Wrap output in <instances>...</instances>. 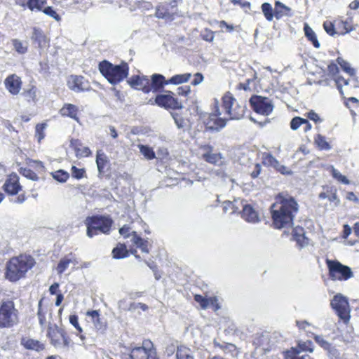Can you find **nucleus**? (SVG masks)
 <instances>
[{
    "mask_svg": "<svg viewBox=\"0 0 359 359\" xmlns=\"http://www.w3.org/2000/svg\"><path fill=\"white\" fill-rule=\"evenodd\" d=\"M328 277L332 281H346L353 277L351 269L336 259H325Z\"/></svg>",
    "mask_w": 359,
    "mask_h": 359,
    "instance_id": "10",
    "label": "nucleus"
},
{
    "mask_svg": "<svg viewBox=\"0 0 359 359\" xmlns=\"http://www.w3.org/2000/svg\"><path fill=\"white\" fill-rule=\"evenodd\" d=\"M331 174H332V176L335 180H337L338 182H339L344 184H350V181L348 180V178L345 175H343L342 174H341L340 172H339L337 169H335L333 167L331 169Z\"/></svg>",
    "mask_w": 359,
    "mask_h": 359,
    "instance_id": "56",
    "label": "nucleus"
},
{
    "mask_svg": "<svg viewBox=\"0 0 359 359\" xmlns=\"http://www.w3.org/2000/svg\"><path fill=\"white\" fill-rule=\"evenodd\" d=\"M241 217L248 222L255 223L259 221L257 212L251 205H245L241 212Z\"/></svg>",
    "mask_w": 359,
    "mask_h": 359,
    "instance_id": "36",
    "label": "nucleus"
},
{
    "mask_svg": "<svg viewBox=\"0 0 359 359\" xmlns=\"http://www.w3.org/2000/svg\"><path fill=\"white\" fill-rule=\"evenodd\" d=\"M39 90L34 85H29L28 88L23 90L22 96L24 100L29 104H36L38 100Z\"/></svg>",
    "mask_w": 359,
    "mask_h": 359,
    "instance_id": "34",
    "label": "nucleus"
},
{
    "mask_svg": "<svg viewBox=\"0 0 359 359\" xmlns=\"http://www.w3.org/2000/svg\"><path fill=\"white\" fill-rule=\"evenodd\" d=\"M20 322V311L15 302L7 299L0 302V329H11Z\"/></svg>",
    "mask_w": 359,
    "mask_h": 359,
    "instance_id": "6",
    "label": "nucleus"
},
{
    "mask_svg": "<svg viewBox=\"0 0 359 359\" xmlns=\"http://www.w3.org/2000/svg\"><path fill=\"white\" fill-rule=\"evenodd\" d=\"M304 123V118L299 116H295L290 121V128L292 130H295L298 129L300 126L303 125Z\"/></svg>",
    "mask_w": 359,
    "mask_h": 359,
    "instance_id": "62",
    "label": "nucleus"
},
{
    "mask_svg": "<svg viewBox=\"0 0 359 359\" xmlns=\"http://www.w3.org/2000/svg\"><path fill=\"white\" fill-rule=\"evenodd\" d=\"M291 9L279 1H275L274 16L277 20L282 18L285 15H289Z\"/></svg>",
    "mask_w": 359,
    "mask_h": 359,
    "instance_id": "40",
    "label": "nucleus"
},
{
    "mask_svg": "<svg viewBox=\"0 0 359 359\" xmlns=\"http://www.w3.org/2000/svg\"><path fill=\"white\" fill-rule=\"evenodd\" d=\"M47 124L46 123H37L35 126L34 137L39 143H40L46 136L45 130Z\"/></svg>",
    "mask_w": 359,
    "mask_h": 359,
    "instance_id": "47",
    "label": "nucleus"
},
{
    "mask_svg": "<svg viewBox=\"0 0 359 359\" xmlns=\"http://www.w3.org/2000/svg\"><path fill=\"white\" fill-rule=\"evenodd\" d=\"M11 42L15 50L19 54H25L27 52V46H25L19 39H12Z\"/></svg>",
    "mask_w": 359,
    "mask_h": 359,
    "instance_id": "54",
    "label": "nucleus"
},
{
    "mask_svg": "<svg viewBox=\"0 0 359 359\" xmlns=\"http://www.w3.org/2000/svg\"><path fill=\"white\" fill-rule=\"evenodd\" d=\"M299 205L294 196L287 191H282L274 197L269 208L271 226L275 229H287L293 225Z\"/></svg>",
    "mask_w": 359,
    "mask_h": 359,
    "instance_id": "1",
    "label": "nucleus"
},
{
    "mask_svg": "<svg viewBox=\"0 0 359 359\" xmlns=\"http://www.w3.org/2000/svg\"><path fill=\"white\" fill-rule=\"evenodd\" d=\"M274 169L279 172L280 173L285 175H289L292 173V172L286 166L281 165L279 161H278L277 164L274 167Z\"/></svg>",
    "mask_w": 359,
    "mask_h": 359,
    "instance_id": "63",
    "label": "nucleus"
},
{
    "mask_svg": "<svg viewBox=\"0 0 359 359\" xmlns=\"http://www.w3.org/2000/svg\"><path fill=\"white\" fill-rule=\"evenodd\" d=\"M149 102L151 104H156L165 109H181L183 107L182 103L175 97L174 93L170 90H166L164 94H158L154 102L151 100Z\"/></svg>",
    "mask_w": 359,
    "mask_h": 359,
    "instance_id": "13",
    "label": "nucleus"
},
{
    "mask_svg": "<svg viewBox=\"0 0 359 359\" xmlns=\"http://www.w3.org/2000/svg\"><path fill=\"white\" fill-rule=\"evenodd\" d=\"M251 109L257 114L267 116L273 110V104L271 100L266 97L253 95L249 100Z\"/></svg>",
    "mask_w": 359,
    "mask_h": 359,
    "instance_id": "12",
    "label": "nucleus"
},
{
    "mask_svg": "<svg viewBox=\"0 0 359 359\" xmlns=\"http://www.w3.org/2000/svg\"><path fill=\"white\" fill-rule=\"evenodd\" d=\"M292 238L299 248H304L309 244V238L305 236V230L301 226L292 229Z\"/></svg>",
    "mask_w": 359,
    "mask_h": 359,
    "instance_id": "29",
    "label": "nucleus"
},
{
    "mask_svg": "<svg viewBox=\"0 0 359 359\" xmlns=\"http://www.w3.org/2000/svg\"><path fill=\"white\" fill-rule=\"evenodd\" d=\"M71 174L74 178L81 180L86 176V171L85 168H79L75 165H72L71 168Z\"/></svg>",
    "mask_w": 359,
    "mask_h": 359,
    "instance_id": "57",
    "label": "nucleus"
},
{
    "mask_svg": "<svg viewBox=\"0 0 359 359\" xmlns=\"http://www.w3.org/2000/svg\"><path fill=\"white\" fill-rule=\"evenodd\" d=\"M68 88L76 93L88 91L90 84L88 79L81 75H70L67 81Z\"/></svg>",
    "mask_w": 359,
    "mask_h": 359,
    "instance_id": "17",
    "label": "nucleus"
},
{
    "mask_svg": "<svg viewBox=\"0 0 359 359\" xmlns=\"http://www.w3.org/2000/svg\"><path fill=\"white\" fill-rule=\"evenodd\" d=\"M222 108L226 121L231 119H240L245 113V106L239 104L229 91L226 92L222 97Z\"/></svg>",
    "mask_w": 359,
    "mask_h": 359,
    "instance_id": "7",
    "label": "nucleus"
},
{
    "mask_svg": "<svg viewBox=\"0 0 359 359\" xmlns=\"http://www.w3.org/2000/svg\"><path fill=\"white\" fill-rule=\"evenodd\" d=\"M336 62L337 65H340L341 69L347 73L350 76H355V70L354 69L350 67V65L348 62L344 60L341 57H338L336 59Z\"/></svg>",
    "mask_w": 359,
    "mask_h": 359,
    "instance_id": "48",
    "label": "nucleus"
},
{
    "mask_svg": "<svg viewBox=\"0 0 359 359\" xmlns=\"http://www.w3.org/2000/svg\"><path fill=\"white\" fill-rule=\"evenodd\" d=\"M315 341L319 344L323 348L327 351H330L332 348V345L327 341H326L323 337L315 335L313 337Z\"/></svg>",
    "mask_w": 359,
    "mask_h": 359,
    "instance_id": "59",
    "label": "nucleus"
},
{
    "mask_svg": "<svg viewBox=\"0 0 359 359\" xmlns=\"http://www.w3.org/2000/svg\"><path fill=\"white\" fill-rule=\"evenodd\" d=\"M191 77V73L175 74L166 80L165 76L160 74H154L150 79L151 92L160 93L168 84L179 85L188 82Z\"/></svg>",
    "mask_w": 359,
    "mask_h": 359,
    "instance_id": "8",
    "label": "nucleus"
},
{
    "mask_svg": "<svg viewBox=\"0 0 359 359\" xmlns=\"http://www.w3.org/2000/svg\"><path fill=\"white\" fill-rule=\"evenodd\" d=\"M130 359H159L154 344L149 339H144L142 346L131 349Z\"/></svg>",
    "mask_w": 359,
    "mask_h": 359,
    "instance_id": "11",
    "label": "nucleus"
},
{
    "mask_svg": "<svg viewBox=\"0 0 359 359\" xmlns=\"http://www.w3.org/2000/svg\"><path fill=\"white\" fill-rule=\"evenodd\" d=\"M41 11L57 22L61 20L60 15L51 6H44Z\"/></svg>",
    "mask_w": 359,
    "mask_h": 359,
    "instance_id": "58",
    "label": "nucleus"
},
{
    "mask_svg": "<svg viewBox=\"0 0 359 359\" xmlns=\"http://www.w3.org/2000/svg\"><path fill=\"white\" fill-rule=\"evenodd\" d=\"M140 153L148 160H152L156 158L155 152L153 149L147 145H138Z\"/></svg>",
    "mask_w": 359,
    "mask_h": 359,
    "instance_id": "49",
    "label": "nucleus"
},
{
    "mask_svg": "<svg viewBox=\"0 0 359 359\" xmlns=\"http://www.w3.org/2000/svg\"><path fill=\"white\" fill-rule=\"evenodd\" d=\"M71 263L74 264L78 263L75 255L72 252H70L60 260L56 267L57 273L59 275L62 274Z\"/></svg>",
    "mask_w": 359,
    "mask_h": 359,
    "instance_id": "35",
    "label": "nucleus"
},
{
    "mask_svg": "<svg viewBox=\"0 0 359 359\" xmlns=\"http://www.w3.org/2000/svg\"><path fill=\"white\" fill-rule=\"evenodd\" d=\"M69 147L74 151L75 156L79 158L89 157L92 155L90 148L84 146L82 141L79 139L72 138Z\"/></svg>",
    "mask_w": 359,
    "mask_h": 359,
    "instance_id": "23",
    "label": "nucleus"
},
{
    "mask_svg": "<svg viewBox=\"0 0 359 359\" xmlns=\"http://www.w3.org/2000/svg\"><path fill=\"white\" fill-rule=\"evenodd\" d=\"M332 309L344 323H348L350 316L349 303L347 299L341 294H336L331 302Z\"/></svg>",
    "mask_w": 359,
    "mask_h": 359,
    "instance_id": "14",
    "label": "nucleus"
},
{
    "mask_svg": "<svg viewBox=\"0 0 359 359\" xmlns=\"http://www.w3.org/2000/svg\"><path fill=\"white\" fill-rule=\"evenodd\" d=\"M176 359H195L191 349L185 345L177 346L175 351Z\"/></svg>",
    "mask_w": 359,
    "mask_h": 359,
    "instance_id": "39",
    "label": "nucleus"
},
{
    "mask_svg": "<svg viewBox=\"0 0 359 359\" xmlns=\"http://www.w3.org/2000/svg\"><path fill=\"white\" fill-rule=\"evenodd\" d=\"M351 79H345L341 76H338L336 78H334V82L336 83L337 88L339 91V93L341 95L344 97V90L343 87H346L347 88L351 89V83H354L353 86H356L355 85V79L354 76H351Z\"/></svg>",
    "mask_w": 359,
    "mask_h": 359,
    "instance_id": "38",
    "label": "nucleus"
},
{
    "mask_svg": "<svg viewBox=\"0 0 359 359\" xmlns=\"http://www.w3.org/2000/svg\"><path fill=\"white\" fill-rule=\"evenodd\" d=\"M44 298H41L38 303L37 316L41 326H44L47 323L46 315L48 312V307L43 306Z\"/></svg>",
    "mask_w": 359,
    "mask_h": 359,
    "instance_id": "42",
    "label": "nucleus"
},
{
    "mask_svg": "<svg viewBox=\"0 0 359 359\" xmlns=\"http://www.w3.org/2000/svg\"><path fill=\"white\" fill-rule=\"evenodd\" d=\"M262 11L268 21H271L274 16V10L269 3H264L261 6Z\"/></svg>",
    "mask_w": 359,
    "mask_h": 359,
    "instance_id": "50",
    "label": "nucleus"
},
{
    "mask_svg": "<svg viewBox=\"0 0 359 359\" xmlns=\"http://www.w3.org/2000/svg\"><path fill=\"white\" fill-rule=\"evenodd\" d=\"M62 117H68L77 123H80L79 107L71 103H65L59 111Z\"/></svg>",
    "mask_w": 359,
    "mask_h": 359,
    "instance_id": "25",
    "label": "nucleus"
},
{
    "mask_svg": "<svg viewBox=\"0 0 359 359\" xmlns=\"http://www.w3.org/2000/svg\"><path fill=\"white\" fill-rule=\"evenodd\" d=\"M84 223L86 226V235L89 238H93L100 233L109 234L113 220L108 216L96 215L87 217Z\"/></svg>",
    "mask_w": 359,
    "mask_h": 359,
    "instance_id": "5",
    "label": "nucleus"
},
{
    "mask_svg": "<svg viewBox=\"0 0 359 359\" xmlns=\"http://www.w3.org/2000/svg\"><path fill=\"white\" fill-rule=\"evenodd\" d=\"M47 337L49 338L50 344L55 348L61 346H69L70 339L67 334L56 325L48 327Z\"/></svg>",
    "mask_w": 359,
    "mask_h": 359,
    "instance_id": "15",
    "label": "nucleus"
},
{
    "mask_svg": "<svg viewBox=\"0 0 359 359\" xmlns=\"http://www.w3.org/2000/svg\"><path fill=\"white\" fill-rule=\"evenodd\" d=\"M130 254L133 255L136 259H140V256L137 254V250L133 248L128 250L125 243H118L111 251L112 257L116 259L126 258Z\"/></svg>",
    "mask_w": 359,
    "mask_h": 359,
    "instance_id": "21",
    "label": "nucleus"
},
{
    "mask_svg": "<svg viewBox=\"0 0 359 359\" xmlns=\"http://www.w3.org/2000/svg\"><path fill=\"white\" fill-rule=\"evenodd\" d=\"M325 191L319 194V198L327 199L329 201L339 205L340 200L337 196V190L334 187H327Z\"/></svg>",
    "mask_w": 359,
    "mask_h": 359,
    "instance_id": "37",
    "label": "nucleus"
},
{
    "mask_svg": "<svg viewBox=\"0 0 359 359\" xmlns=\"http://www.w3.org/2000/svg\"><path fill=\"white\" fill-rule=\"evenodd\" d=\"M193 109L198 116V121L204 125L207 130H219L226 124V118L225 117H220L222 112L220 111L219 102L217 100H215L211 113L203 111L196 102Z\"/></svg>",
    "mask_w": 359,
    "mask_h": 359,
    "instance_id": "4",
    "label": "nucleus"
},
{
    "mask_svg": "<svg viewBox=\"0 0 359 359\" xmlns=\"http://www.w3.org/2000/svg\"><path fill=\"white\" fill-rule=\"evenodd\" d=\"M6 89L12 95H17L20 93L22 87L21 78L15 74H9L4 80Z\"/></svg>",
    "mask_w": 359,
    "mask_h": 359,
    "instance_id": "20",
    "label": "nucleus"
},
{
    "mask_svg": "<svg viewBox=\"0 0 359 359\" xmlns=\"http://www.w3.org/2000/svg\"><path fill=\"white\" fill-rule=\"evenodd\" d=\"M53 177L60 182H66L69 178V174L63 170H58L53 173Z\"/></svg>",
    "mask_w": 359,
    "mask_h": 359,
    "instance_id": "55",
    "label": "nucleus"
},
{
    "mask_svg": "<svg viewBox=\"0 0 359 359\" xmlns=\"http://www.w3.org/2000/svg\"><path fill=\"white\" fill-rule=\"evenodd\" d=\"M128 84L134 89L144 93L151 92L150 79L144 75H133L128 80Z\"/></svg>",
    "mask_w": 359,
    "mask_h": 359,
    "instance_id": "18",
    "label": "nucleus"
},
{
    "mask_svg": "<svg viewBox=\"0 0 359 359\" xmlns=\"http://www.w3.org/2000/svg\"><path fill=\"white\" fill-rule=\"evenodd\" d=\"M2 189L8 196H16L11 201L15 204H22L27 199V196L25 192L20 193L22 190V186L20 182V177L15 172L9 174L2 186Z\"/></svg>",
    "mask_w": 359,
    "mask_h": 359,
    "instance_id": "9",
    "label": "nucleus"
},
{
    "mask_svg": "<svg viewBox=\"0 0 359 359\" xmlns=\"http://www.w3.org/2000/svg\"><path fill=\"white\" fill-rule=\"evenodd\" d=\"M278 160L269 152H263L262 154V163L266 167H274L278 163Z\"/></svg>",
    "mask_w": 359,
    "mask_h": 359,
    "instance_id": "46",
    "label": "nucleus"
},
{
    "mask_svg": "<svg viewBox=\"0 0 359 359\" xmlns=\"http://www.w3.org/2000/svg\"><path fill=\"white\" fill-rule=\"evenodd\" d=\"M203 152L202 158L207 163L213 165H222L223 163V156L220 153H212L213 147L210 144H203L200 147Z\"/></svg>",
    "mask_w": 359,
    "mask_h": 359,
    "instance_id": "19",
    "label": "nucleus"
},
{
    "mask_svg": "<svg viewBox=\"0 0 359 359\" xmlns=\"http://www.w3.org/2000/svg\"><path fill=\"white\" fill-rule=\"evenodd\" d=\"M336 25L339 35H344L355 29V25L353 24L352 18H348L346 20L337 18L336 19Z\"/></svg>",
    "mask_w": 359,
    "mask_h": 359,
    "instance_id": "28",
    "label": "nucleus"
},
{
    "mask_svg": "<svg viewBox=\"0 0 359 359\" xmlns=\"http://www.w3.org/2000/svg\"><path fill=\"white\" fill-rule=\"evenodd\" d=\"M36 265L35 259L30 255L20 254L8 259L6 264L4 276L11 283L25 278L27 273Z\"/></svg>",
    "mask_w": 359,
    "mask_h": 359,
    "instance_id": "2",
    "label": "nucleus"
},
{
    "mask_svg": "<svg viewBox=\"0 0 359 359\" xmlns=\"http://www.w3.org/2000/svg\"><path fill=\"white\" fill-rule=\"evenodd\" d=\"M215 32L208 28L204 29L203 32L201 34L203 40L208 42H212L215 38Z\"/></svg>",
    "mask_w": 359,
    "mask_h": 359,
    "instance_id": "60",
    "label": "nucleus"
},
{
    "mask_svg": "<svg viewBox=\"0 0 359 359\" xmlns=\"http://www.w3.org/2000/svg\"><path fill=\"white\" fill-rule=\"evenodd\" d=\"M327 73L329 76L332 79L334 80V78L339 76V69L338 67V65L337 62L332 61L328 65H327Z\"/></svg>",
    "mask_w": 359,
    "mask_h": 359,
    "instance_id": "53",
    "label": "nucleus"
},
{
    "mask_svg": "<svg viewBox=\"0 0 359 359\" xmlns=\"http://www.w3.org/2000/svg\"><path fill=\"white\" fill-rule=\"evenodd\" d=\"M284 359H313L309 354L299 353L296 348H290L283 352Z\"/></svg>",
    "mask_w": 359,
    "mask_h": 359,
    "instance_id": "41",
    "label": "nucleus"
},
{
    "mask_svg": "<svg viewBox=\"0 0 359 359\" xmlns=\"http://www.w3.org/2000/svg\"><path fill=\"white\" fill-rule=\"evenodd\" d=\"M96 164L99 176L109 179L111 176V163L108 156L101 149L96 152Z\"/></svg>",
    "mask_w": 359,
    "mask_h": 359,
    "instance_id": "16",
    "label": "nucleus"
},
{
    "mask_svg": "<svg viewBox=\"0 0 359 359\" xmlns=\"http://www.w3.org/2000/svg\"><path fill=\"white\" fill-rule=\"evenodd\" d=\"M31 39L34 43L37 45V48L40 49H43L50 46V39L44 32L39 27H34L32 28Z\"/></svg>",
    "mask_w": 359,
    "mask_h": 359,
    "instance_id": "22",
    "label": "nucleus"
},
{
    "mask_svg": "<svg viewBox=\"0 0 359 359\" xmlns=\"http://www.w3.org/2000/svg\"><path fill=\"white\" fill-rule=\"evenodd\" d=\"M314 142L320 150H330L331 149V146L327 141L325 137L320 134H318L315 136Z\"/></svg>",
    "mask_w": 359,
    "mask_h": 359,
    "instance_id": "45",
    "label": "nucleus"
},
{
    "mask_svg": "<svg viewBox=\"0 0 359 359\" xmlns=\"http://www.w3.org/2000/svg\"><path fill=\"white\" fill-rule=\"evenodd\" d=\"M191 92V90L189 86H180L177 89V93L180 96L187 97L190 95Z\"/></svg>",
    "mask_w": 359,
    "mask_h": 359,
    "instance_id": "64",
    "label": "nucleus"
},
{
    "mask_svg": "<svg viewBox=\"0 0 359 359\" xmlns=\"http://www.w3.org/2000/svg\"><path fill=\"white\" fill-rule=\"evenodd\" d=\"M98 69L100 74L111 85H117L123 81L129 75V65L121 61L118 65L104 60L99 62Z\"/></svg>",
    "mask_w": 359,
    "mask_h": 359,
    "instance_id": "3",
    "label": "nucleus"
},
{
    "mask_svg": "<svg viewBox=\"0 0 359 359\" xmlns=\"http://www.w3.org/2000/svg\"><path fill=\"white\" fill-rule=\"evenodd\" d=\"M133 244L140 250L146 254H149L150 252V248L151 245L149 243L147 239L142 238L138 233L133 231H132V239Z\"/></svg>",
    "mask_w": 359,
    "mask_h": 359,
    "instance_id": "32",
    "label": "nucleus"
},
{
    "mask_svg": "<svg viewBox=\"0 0 359 359\" xmlns=\"http://www.w3.org/2000/svg\"><path fill=\"white\" fill-rule=\"evenodd\" d=\"M17 6L24 10L29 9L31 11H41L47 4L46 0H14Z\"/></svg>",
    "mask_w": 359,
    "mask_h": 359,
    "instance_id": "26",
    "label": "nucleus"
},
{
    "mask_svg": "<svg viewBox=\"0 0 359 359\" xmlns=\"http://www.w3.org/2000/svg\"><path fill=\"white\" fill-rule=\"evenodd\" d=\"M304 34L308 41H309L316 48H319L320 44L318 40L316 34L307 24L304 27Z\"/></svg>",
    "mask_w": 359,
    "mask_h": 359,
    "instance_id": "43",
    "label": "nucleus"
},
{
    "mask_svg": "<svg viewBox=\"0 0 359 359\" xmlns=\"http://www.w3.org/2000/svg\"><path fill=\"white\" fill-rule=\"evenodd\" d=\"M172 116L177 128L183 130L189 129L192 126V121L182 112H172Z\"/></svg>",
    "mask_w": 359,
    "mask_h": 359,
    "instance_id": "33",
    "label": "nucleus"
},
{
    "mask_svg": "<svg viewBox=\"0 0 359 359\" xmlns=\"http://www.w3.org/2000/svg\"><path fill=\"white\" fill-rule=\"evenodd\" d=\"M218 24L220 27H225L228 32H232L234 30L238 32L241 30L240 25L233 26L232 25H229L225 20H220L218 22Z\"/></svg>",
    "mask_w": 359,
    "mask_h": 359,
    "instance_id": "61",
    "label": "nucleus"
},
{
    "mask_svg": "<svg viewBox=\"0 0 359 359\" xmlns=\"http://www.w3.org/2000/svg\"><path fill=\"white\" fill-rule=\"evenodd\" d=\"M86 316L90 318V321L96 330L103 331L107 329V323L102 318H101L99 311H88L86 312Z\"/></svg>",
    "mask_w": 359,
    "mask_h": 359,
    "instance_id": "31",
    "label": "nucleus"
},
{
    "mask_svg": "<svg viewBox=\"0 0 359 359\" xmlns=\"http://www.w3.org/2000/svg\"><path fill=\"white\" fill-rule=\"evenodd\" d=\"M20 344L25 349L36 352L43 351L46 348V345L43 342L27 337H24L21 339Z\"/></svg>",
    "mask_w": 359,
    "mask_h": 359,
    "instance_id": "27",
    "label": "nucleus"
},
{
    "mask_svg": "<svg viewBox=\"0 0 359 359\" xmlns=\"http://www.w3.org/2000/svg\"><path fill=\"white\" fill-rule=\"evenodd\" d=\"M18 171L20 175L31 180L37 181L39 178L37 174L29 168L21 167Z\"/></svg>",
    "mask_w": 359,
    "mask_h": 359,
    "instance_id": "51",
    "label": "nucleus"
},
{
    "mask_svg": "<svg viewBox=\"0 0 359 359\" xmlns=\"http://www.w3.org/2000/svg\"><path fill=\"white\" fill-rule=\"evenodd\" d=\"M194 299L198 303L201 308L204 310L211 306L214 311H217L221 308L216 296L206 298L201 294H196L194 295Z\"/></svg>",
    "mask_w": 359,
    "mask_h": 359,
    "instance_id": "24",
    "label": "nucleus"
},
{
    "mask_svg": "<svg viewBox=\"0 0 359 359\" xmlns=\"http://www.w3.org/2000/svg\"><path fill=\"white\" fill-rule=\"evenodd\" d=\"M290 348H296L299 353H313V343L310 340L306 341H298L297 345L295 347H291Z\"/></svg>",
    "mask_w": 359,
    "mask_h": 359,
    "instance_id": "44",
    "label": "nucleus"
},
{
    "mask_svg": "<svg viewBox=\"0 0 359 359\" xmlns=\"http://www.w3.org/2000/svg\"><path fill=\"white\" fill-rule=\"evenodd\" d=\"M176 14L168 3L161 4L156 8L155 16L159 19L172 20Z\"/></svg>",
    "mask_w": 359,
    "mask_h": 359,
    "instance_id": "30",
    "label": "nucleus"
},
{
    "mask_svg": "<svg viewBox=\"0 0 359 359\" xmlns=\"http://www.w3.org/2000/svg\"><path fill=\"white\" fill-rule=\"evenodd\" d=\"M323 28L327 34H328L330 36H334L337 34H338V32L337 30L336 20H334L333 22H324Z\"/></svg>",
    "mask_w": 359,
    "mask_h": 359,
    "instance_id": "52",
    "label": "nucleus"
}]
</instances>
